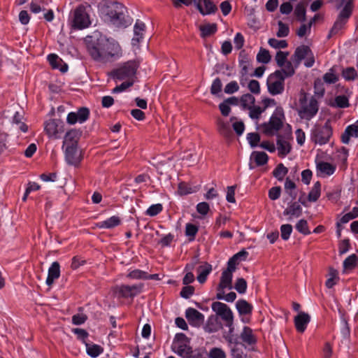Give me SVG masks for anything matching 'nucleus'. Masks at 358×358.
<instances>
[{"mask_svg": "<svg viewBox=\"0 0 358 358\" xmlns=\"http://www.w3.org/2000/svg\"><path fill=\"white\" fill-rule=\"evenodd\" d=\"M86 46L92 59L97 62H111L122 55V50L118 42L101 34L87 36Z\"/></svg>", "mask_w": 358, "mask_h": 358, "instance_id": "nucleus-1", "label": "nucleus"}, {"mask_svg": "<svg viewBox=\"0 0 358 358\" xmlns=\"http://www.w3.org/2000/svg\"><path fill=\"white\" fill-rule=\"evenodd\" d=\"M127 8L121 3L106 0L99 7L100 17L117 27H127L131 24V19L126 15Z\"/></svg>", "mask_w": 358, "mask_h": 358, "instance_id": "nucleus-2", "label": "nucleus"}, {"mask_svg": "<svg viewBox=\"0 0 358 358\" xmlns=\"http://www.w3.org/2000/svg\"><path fill=\"white\" fill-rule=\"evenodd\" d=\"M335 7L340 12L327 36L329 39L337 34L348 22L355 8L354 0H336Z\"/></svg>", "mask_w": 358, "mask_h": 358, "instance_id": "nucleus-3", "label": "nucleus"}, {"mask_svg": "<svg viewBox=\"0 0 358 358\" xmlns=\"http://www.w3.org/2000/svg\"><path fill=\"white\" fill-rule=\"evenodd\" d=\"M284 110L281 106H277L271 116L268 122H264L259 125V128L262 129V132L268 136L275 135L283 127V121L285 120Z\"/></svg>", "mask_w": 358, "mask_h": 358, "instance_id": "nucleus-4", "label": "nucleus"}, {"mask_svg": "<svg viewBox=\"0 0 358 358\" xmlns=\"http://www.w3.org/2000/svg\"><path fill=\"white\" fill-rule=\"evenodd\" d=\"M333 135V129L330 121L327 120L324 124H316L310 131V138L312 142L320 145L328 143Z\"/></svg>", "mask_w": 358, "mask_h": 358, "instance_id": "nucleus-5", "label": "nucleus"}, {"mask_svg": "<svg viewBox=\"0 0 358 358\" xmlns=\"http://www.w3.org/2000/svg\"><path fill=\"white\" fill-rule=\"evenodd\" d=\"M318 110V101L315 96H311L308 102L306 94L301 95L298 114L301 119L310 120L317 113Z\"/></svg>", "mask_w": 358, "mask_h": 358, "instance_id": "nucleus-6", "label": "nucleus"}, {"mask_svg": "<svg viewBox=\"0 0 358 358\" xmlns=\"http://www.w3.org/2000/svg\"><path fill=\"white\" fill-rule=\"evenodd\" d=\"M71 26L73 29L81 30L86 29L91 24L90 15L83 4L78 6L72 12L69 18Z\"/></svg>", "mask_w": 358, "mask_h": 358, "instance_id": "nucleus-7", "label": "nucleus"}, {"mask_svg": "<svg viewBox=\"0 0 358 358\" xmlns=\"http://www.w3.org/2000/svg\"><path fill=\"white\" fill-rule=\"evenodd\" d=\"M138 66L139 64L137 62L129 60L119 68L113 69L110 72V76L113 79L119 80L131 78L136 75Z\"/></svg>", "mask_w": 358, "mask_h": 358, "instance_id": "nucleus-8", "label": "nucleus"}, {"mask_svg": "<svg viewBox=\"0 0 358 358\" xmlns=\"http://www.w3.org/2000/svg\"><path fill=\"white\" fill-rule=\"evenodd\" d=\"M285 80L280 71L271 73L266 80L268 92L273 96L281 94L285 90Z\"/></svg>", "mask_w": 358, "mask_h": 358, "instance_id": "nucleus-9", "label": "nucleus"}, {"mask_svg": "<svg viewBox=\"0 0 358 358\" xmlns=\"http://www.w3.org/2000/svg\"><path fill=\"white\" fill-rule=\"evenodd\" d=\"M144 285L143 283L135 284L133 285H120L113 287L112 290L114 294L118 298H134L142 292Z\"/></svg>", "mask_w": 358, "mask_h": 358, "instance_id": "nucleus-10", "label": "nucleus"}, {"mask_svg": "<svg viewBox=\"0 0 358 358\" xmlns=\"http://www.w3.org/2000/svg\"><path fill=\"white\" fill-rule=\"evenodd\" d=\"M44 131L50 138H60L64 132V123L61 120L50 119L44 122Z\"/></svg>", "mask_w": 358, "mask_h": 358, "instance_id": "nucleus-11", "label": "nucleus"}, {"mask_svg": "<svg viewBox=\"0 0 358 358\" xmlns=\"http://www.w3.org/2000/svg\"><path fill=\"white\" fill-rule=\"evenodd\" d=\"M212 310L220 316L225 322L234 321V315L229 307L222 302H213L211 305Z\"/></svg>", "mask_w": 358, "mask_h": 358, "instance_id": "nucleus-12", "label": "nucleus"}, {"mask_svg": "<svg viewBox=\"0 0 358 358\" xmlns=\"http://www.w3.org/2000/svg\"><path fill=\"white\" fill-rule=\"evenodd\" d=\"M196 8L202 15L214 14L217 7L211 0H193Z\"/></svg>", "mask_w": 358, "mask_h": 358, "instance_id": "nucleus-13", "label": "nucleus"}, {"mask_svg": "<svg viewBox=\"0 0 358 358\" xmlns=\"http://www.w3.org/2000/svg\"><path fill=\"white\" fill-rule=\"evenodd\" d=\"M65 159L69 164L78 166L82 157L78 147H65Z\"/></svg>", "mask_w": 358, "mask_h": 358, "instance_id": "nucleus-14", "label": "nucleus"}, {"mask_svg": "<svg viewBox=\"0 0 358 358\" xmlns=\"http://www.w3.org/2000/svg\"><path fill=\"white\" fill-rule=\"evenodd\" d=\"M83 134L80 129H72L68 131L64 138L63 148L78 147V141Z\"/></svg>", "mask_w": 358, "mask_h": 358, "instance_id": "nucleus-15", "label": "nucleus"}, {"mask_svg": "<svg viewBox=\"0 0 358 358\" xmlns=\"http://www.w3.org/2000/svg\"><path fill=\"white\" fill-rule=\"evenodd\" d=\"M185 317L189 323L194 327H199L204 321V315L193 308L185 310Z\"/></svg>", "mask_w": 358, "mask_h": 358, "instance_id": "nucleus-16", "label": "nucleus"}, {"mask_svg": "<svg viewBox=\"0 0 358 358\" xmlns=\"http://www.w3.org/2000/svg\"><path fill=\"white\" fill-rule=\"evenodd\" d=\"M311 49L308 45H301L297 47L292 57L295 67H298L301 61L311 53Z\"/></svg>", "mask_w": 358, "mask_h": 358, "instance_id": "nucleus-17", "label": "nucleus"}, {"mask_svg": "<svg viewBox=\"0 0 358 358\" xmlns=\"http://www.w3.org/2000/svg\"><path fill=\"white\" fill-rule=\"evenodd\" d=\"M317 176L321 178H325L332 175L336 171V166L326 162H320L317 163Z\"/></svg>", "mask_w": 358, "mask_h": 358, "instance_id": "nucleus-18", "label": "nucleus"}, {"mask_svg": "<svg viewBox=\"0 0 358 358\" xmlns=\"http://www.w3.org/2000/svg\"><path fill=\"white\" fill-rule=\"evenodd\" d=\"M310 321V317L308 313L300 312L294 320L296 331L300 333L304 332Z\"/></svg>", "mask_w": 358, "mask_h": 358, "instance_id": "nucleus-19", "label": "nucleus"}, {"mask_svg": "<svg viewBox=\"0 0 358 358\" xmlns=\"http://www.w3.org/2000/svg\"><path fill=\"white\" fill-rule=\"evenodd\" d=\"M276 145L278 156L280 158L285 157L291 152L292 146L290 143L285 140L281 135L277 136Z\"/></svg>", "mask_w": 358, "mask_h": 358, "instance_id": "nucleus-20", "label": "nucleus"}, {"mask_svg": "<svg viewBox=\"0 0 358 358\" xmlns=\"http://www.w3.org/2000/svg\"><path fill=\"white\" fill-rule=\"evenodd\" d=\"M200 189V185H193L189 182L181 181L178 185L177 193L180 196H185L195 193Z\"/></svg>", "mask_w": 358, "mask_h": 358, "instance_id": "nucleus-21", "label": "nucleus"}, {"mask_svg": "<svg viewBox=\"0 0 358 358\" xmlns=\"http://www.w3.org/2000/svg\"><path fill=\"white\" fill-rule=\"evenodd\" d=\"M59 276L60 265L58 262H54L48 268V277L45 281L47 285L52 286L55 280L58 279Z\"/></svg>", "mask_w": 358, "mask_h": 358, "instance_id": "nucleus-22", "label": "nucleus"}, {"mask_svg": "<svg viewBox=\"0 0 358 358\" xmlns=\"http://www.w3.org/2000/svg\"><path fill=\"white\" fill-rule=\"evenodd\" d=\"M145 31V23L139 20H137L134 27V36L131 40L132 45H136L140 43V41L143 38Z\"/></svg>", "mask_w": 358, "mask_h": 358, "instance_id": "nucleus-23", "label": "nucleus"}, {"mask_svg": "<svg viewBox=\"0 0 358 358\" xmlns=\"http://www.w3.org/2000/svg\"><path fill=\"white\" fill-rule=\"evenodd\" d=\"M351 137H358V120L352 124L346 127L341 135V141L345 144H348Z\"/></svg>", "mask_w": 358, "mask_h": 358, "instance_id": "nucleus-24", "label": "nucleus"}, {"mask_svg": "<svg viewBox=\"0 0 358 358\" xmlns=\"http://www.w3.org/2000/svg\"><path fill=\"white\" fill-rule=\"evenodd\" d=\"M196 271L198 273L197 280L199 283L203 284L206 281L208 275L212 271V265L208 262H203Z\"/></svg>", "mask_w": 358, "mask_h": 358, "instance_id": "nucleus-25", "label": "nucleus"}, {"mask_svg": "<svg viewBox=\"0 0 358 358\" xmlns=\"http://www.w3.org/2000/svg\"><path fill=\"white\" fill-rule=\"evenodd\" d=\"M48 60L52 69H59L62 73L68 70V65L63 62L62 59L55 54H50L48 56Z\"/></svg>", "mask_w": 358, "mask_h": 358, "instance_id": "nucleus-26", "label": "nucleus"}, {"mask_svg": "<svg viewBox=\"0 0 358 358\" xmlns=\"http://www.w3.org/2000/svg\"><path fill=\"white\" fill-rule=\"evenodd\" d=\"M233 273L223 271L220 277V283L217 287L218 291H222L226 288L232 289Z\"/></svg>", "mask_w": 358, "mask_h": 358, "instance_id": "nucleus-27", "label": "nucleus"}, {"mask_svg": "<svg viewBox=\"0 0 358 358\" xmlns=\"http://www.w3.org/2000/svg\"><path fill=\"white\" fill-rule=\"evenodd\" d=\"M121 224V218L118 216H112L106 220L96 223V227L99 229H113Z\"/></svg>", "mask_w": 358, "mask_h": 358, "instance_id": "nucleus-28", "label": "nucleus"}, {"mask_svg": "<svg viewBox=\"0 0 358 358\" xmlns=\"http://www.w3.org/2000/svg\"><path fill=\"white\" fill-rule=\"evenodd\" d=\"M236 308L240 315H250L253 306L245 299H239L236 303Z\"/></svg>", "mask_w": 358, "mask_h": 358, "instance_id": "nucleus-29", "label": "nucleus"}, {"mask_svg": "<svg viewBox=\"0 0 358 358\" xmlns=\"http://www.w3.org/2000/svg\"><path fill=\"white\" fill-rule=\"evenodd\" d=\"M203 328L206 332L214 333L222 328V324L216 316L211 315L208 318Z\"/></svg>", "mask_w": 358, "mask_h": 358, "instance_id": "nucleus-30", "label": "nucleus"}, {"mask_svg": "<svg viewBox=\"0 0 358 358\" xmlns=\"http://www.w3.org/2000/svg\"><path fill=\"white\" fill-rule=\"evenodd\" d=\"M241 338L248 345H253L257 343V339L252 333V330L249 327H244L241 333Z\"/></svg>", "mask_w": 358, "mask_h": 358, "instance_id": "nucleus-31", "label": "nucleus"}, {"mask_svg": "<svg viewBox=\"0 0 358 358\" xmlns=\"http://www.w3.org/2000/svg\"><path fill=\"white\" fill-rule=\"evenodd\" d=\"M250 65V59L245 50L241 51L239 54V66L241 68V76H246L248 73V68Z\"/></svg>", "mask_w": 358, "mask_h": 358, "instance_id": "nucleus-32", "label": "nucleus"}, {"mask_svg": "<svg viewBox=\"0 0 358 358\" xmlns=\"http://www.w3.org/2000/svg\"><path fill=\"white\" fill-rule=\"evenodd\" d=\"M302 213V208L298 202L292 203L284 211V215H292L296 217H299Z\"/></svg>", "mask_w": 358, "mask_h": 358, "instance_id": "nucleus-33", "label": "nucleus"}, {"mask_svg": "<svg viewBox=\"0 0 358 358\" xmlns=\"http://www.w3.org/2000/svg\"><path fill=\"white\" fill-rule=\"evenodd\" d=\"M199 30L201 31V38H205L214 34L217 30V26L215 23H208L204 25H201Z\"/></svg>", "mask_w": 358, "mask_h": 358, "instance_id": "nucleus-34", "label": "nucleus"}, {"mask_svg": "<svg viewBox=\"0 0 358 358\" xmlns=\"http://www.w3.org/2000/svg\"><path fill=\"white\" fill-rule=\"evenodd\" d=\"M174 351L183 358L190 357L193 352L191 346L183 343H179Z\"/></svg>", "mask_w": 358, "mask_h": 358, "instance_id": "nucleus-35", "label": "nucleus"}, {"mask_svg": "<svg viewBox=\"0 0 358 358\" xmlns=\"http://www.w3.org/2000/svg\"><path fill=\"white\" fill-rule=\"evenodd\" d=\"M217 129L219 133L227 139L231 138L233 136L229 124L222 120H219L217 123Z\"/></svg>", "mask_w": 358, "mask_h": 358, "instance_id": "nucleus-36", "label": "nucleus"}, {"mask_svg": "<svg viewBox=\"0 0 358 358\" xmlns=\"http://www.w3.org/2000/svg\"><path fill=\"white\" fill-rule=\"evenodd\" d=\"M321 194V184L317 180L308 194V200L310 202H315Z\"/></svg>", "mask_w": 358, "mask_h": 358, "instance_id": "nucleus-37", "label": "nucleus"}, {"mask_svg": "<svg viewBox=\"0 0 358 358\" xmlns=\"http://www.w3.org/2000/svg\"><path fill=\"white\" fill-rule=\"evenodd\" d=\"M343 266L344 270L354 269L357 266H358V257L355 254L348 256L343 261Z\"/></svg>", "mask_w": 358, "mask_h": 358, "instance_id": "nucleus-38", "label": "nucleus"}, {"mask_svg": "<svg viewBox=\"0 0 358 358\" xmlns=\"http://www.w3.org/2000/svg\"><path fill=\"white\" fill-rule=\"evenodd\" d=\"M341 76L346 81H354L358 78L357 72L352 66L343 69Z\"/></svg>", "mask_w": 358, "mask_h": 358, "instance_id": "nucleus-39", "label": "nucleus"}, {"mask_svg": "<svg viewBox=\"0 0 358 358\" xmlns=\"http://www.w3.org/2000/svg\"><path fill=\"white\" fill-rule=\"evenodd\" d=\"M295 66H293L292 63L290 61L286 62L285 64L281 69L276 70L277 71H280V74L283 76L285 78H290L295 73Z\"/></svg>", "mask_w": 358, "mask_h": 358, "instance_id": "nucleus-40", "label": "nucleus"}, {"mask_svg": "<svg viewBox=\"0 0 358 358\" xmlns=\"http://www.w3.org/2000/svg\"><path fill=\"white\" fill-rule=\"evenodd\" d=\"M87 353L91 357H96L103 351L101 346L96 344H88L85 343Z\"/></svg>", "mask_w": 358, "mask_h": 358, "instance_id": "nucleus-41", "label": "nucleus"}, {"mask_svg": "<svg viewBox=\"0 0 358 358\" xmlns=\"http://www.w3.org/2000/svg\"><path fill=\"white\" fill-rule=\"evenodd\" d=\"M306 10L303 3H299L294 9V15L299 22H304L306 20Z\"/></svg>", "mask_w": 358, "mask_h": 358, "instance_id": "nucleus-42", "label": "nucleus"}, {"mask_svg": "<svg viewBox=\"0 0 358 358\" xmlns=\"http://www.w3.org/2000/svg\"><path fill=\"white\" fill-rule=\"evenodd\" d=\"M240 102L244 109H248L250 106L255 105V98L251 94L247 93L241 96Z\"/></svg>", "mask_w": 358, "mask_h": 358, "instance_id": "nucleus-43", "label": "nucleus"}, {"mask_svg": "<svg viewBox=\"0 0 358 358\" xmlns=\"http://www.w3.org/2000/svg\"><path fill=\"white\" fill-rule=\"evenodd\" d=\"M252 156L257 166H263L267 163L268 157L264 152H253Z\"/></svg>", "mask_w": 358, "mask_h": 358, "instance_id": "nucleus-44", "label": "nucleus"}, {"mask_svg": "<svg viewBox=\"0 0 358 358\" xmlns=\"http://www.w3.org/2000/svg\"><path fill=\"white\" fill-rule=\"evenodd\" d=\"M289 170L287 167H285L283 164L280 163L277 165V166L273 171V176L276 179H283L284 177L287 175Z\"/></svg>", "mask_w": 358, "mask_h": 358, "instance_id": "nucleus-45", "label": "nucleus"}, {"mask_svg": "<svg viewBox=\"0 0 358 358\" xmlns=\"http://www.w3.org/2000/svg\"><path fill=\"white\" fill-rule=\"evenodd\" d=\"M271 57L269 51L266 49L261 48L257 55V62L262 64H268L271 61Z\"/></svg>", "mask_w": 358, "mask_h": 358, "instance_id": "nucleus-46", "label": "nucleus"}, {"mask_svg": "<svg viewBox=\"0 0 358 358\" xmlns=\"http://www.w3.org/2000/svg\"><path fill=\"white\" fill-rule=\"evenodd\" d=\"M295 228L299 233L303 235H308L311 233L308 227V222L304 219L299 220L295 225Z\"/></svg>", "mask_w": 358, "mask_h": 358, "instance_id": "nucleus-47", "label": "nucleus"}, {"mask_svg": "<svg viewBox=\"0 0 358 358\" xmlns=\"http://www.w3.org/2000/svg\"><path fill=\"white\" fill-rule=\"evenodd\" d=\"M314 90L315 95L317 97H322L325 92V88L324 85V82L320 79L317 78L314 81Z\"/></svg>", "mask_w": 358, "mask_h": 358, "instance_id": "nucleus-48", "label": "nucleus"}, {"mask_svg": "<svg viewBox=\"0 0 358 358\" xmlns=\"http://www.w3.org/2000/svg\"><path fill=\"white\" fill-rule=\"evenodd\" d=\"M338 80V76L334 73V68H331L323 76V82L327 84H334Z\"/></svg>", "mask_w": 358, "mask_h": 358, "instance_id": "nucleus-49", "label": "nucleus"}, {"mask_svg": "<svg viewBox=\"0 0 358 358\" xmlns=\"http://www.w3.org/2000/svg\"><path fill=\"white\" fill-rule=\"evenodd\" d=\"M285 190L292 199H295L296 197V185L293 180H285Z\"/></svg>", "mask_w": 358, "mask_h": 358, "instance_id": "nucleus-50", "label": "nucleus"}, {"mask_svg": "<svg viewBox=\"0 0 358 358\" xmlns=\"http://www.w3.org/2000/svg\"><path fill=\"white\" fill-rule=\"evenodd\" d=\"M289 55L288 52H282L279 50L275 55V62L278 67L282 68L287 62V56Z\"/></svg>", "mask_w": 358, "mask_h": 358, "instance_id": "nucleus-51", "label": "nucleus"}, {"mask_svg": "<svg viewBox=\"0 0 358 358\" xmlns=\"http://www.w3.org/2000/svg\"><path fill=\"white\" fill-rule=\"evenodd\" d=\"M234 287L239 294H243L246 292L248 284L244 278H238L236 279Z\"/></svg>", "mask_w": 358, "mask_h": 358, "instance_id": "nucleus-52", "label": "nucleus"}, {"mask_svg": "<svg viewBox=\"0 0 358 358\" xmlns=\"http://www.w3.org/2000/svg\"><path fill=\"white\" fill-rule=\"evenodd\" d=\"M230 355L231 358H246L247 354L238 346L234 345L230 348Z\"/></svg>", "mask_w": 358, "mask_h": 358, "instance_id": "nucleus-53", "label": "nucleus"}, {"mask_svg": "<svg viewBox=\"0 0 358 358\" xmlns=\"http://www.w3.org/2000/svg\"><path fill=\"white\" fill-rule=\"evenodd\" d=\"M278 30L276 36L279 38L286 37L289 34V28L287 24L283 23L282 21L278 22Z\"/></svg>", "mask_w": 358, "mask_h": 358, "instance_id": "nucleus-54", "label": "nucleus"}, {"mask_svg": "<svg viewBox=\"0 0 358 358\" xmlns=\"http://www.w3.org/2000/svg\"><path fill=\"white\" fill-rule=\"evenodd\" d=\"M76 114L78 118V122L83 123L87 121L90 117V110L87 107H81L78 110Z\"/></svg>", "mask_w": 358, "mask_h": 358, "instance_id": "nucleus-55", "label": "nucleus"}, {"mask_svg": "<svg viewBox=\"0 0 358 358\" xmlns=\"http://www.w3.org/2000/svg\"><path fill=\"white\" fill-rule=\"evenodd\" d=\"M248 109L250 110L249 116L252 120L259 119L261 114L264 112L262 107L255 105L250 106Z\"/></svg>", "mask_w": 358, "mask_h": 358, "instance_id": "nucleus-56", "label": "nucleus"}, {"mask_svg": "<svg viewBox=\"0 0 358 358\" xmlns=\"http://www.w3.org/2000/svg\"><path fill=\"white\" fill-rule=\"evenodd\" d=\"M216 298L219 300L224 299L227 302H233L236 299V294L234 292H231L227 295H224V290L218 291L216 294Z\"/></svg>", "mask_w": 358, "mask_h": 358, "instance_id": "nucleus-57", "label": "nucleus"}, {"mask_svg": "<svg viewBox=\"0 0 358 358\" xmlns=\"http://www.w3.org/2000/svg\"><path fill=\"white\" fill-rule=\"evenodd\" d=\"M335 106L341 108H345L349 106V100L348 98L345 95H339L336 96L335 99Z\"/></svg>", "mask_w": 358, "mask_h": 358, "instance_id": "nucleus-58", "label": "nucleus"}, {"mask_svg": "<svg viewBox=\"0 0 358 358\" xmlns=\"http://www.w3.org/2000/svg\"><path fill=\"white\" fill-rule=\"evenodd\" d=\"M292 232V226L289 224H282L280 227V235L282 239L287 241L289 238Z\"/></svg>", "mask_w": 358, "mask_h": 358, "instance_id": "nucleus-59", "label": "nucleus"}, {"mask_svg": "<svg viewBox=\"0 0 358 358\" xmlns=\"http://www.w3.org/2000/svg\"><path fill=\"white\" fill-rule=\"evenodd\" d=\"M268 43L270 46L275 49L286 48L288 45V43L285 40H278L274 38H269Z\"/></svg>", "mask_w": 358, "mask_h": 358, "instance_id": "nucleus-60", "label": "nucleus"}, {"mask_svg": "<svg viewBox=\"0 0 358 358\" xmlns=\"http://www.w3.org/2000/svg\"><path fill=\"white\" fill-rule=\"evenodd\" d=\"M163 210V206L161 203L151 205L146 210V215L154 217L159 214Z\"/></svg>", "mask_w": 358, "mask_h": 358, "instance_id": "nucleus-61", "label": "nucleus"}, {"mask_svg": "<svg viewBox=\"0 0 358 358\" xmlns=\"http://www.w3.org/2000/svg\"><path fill=\"white\" fill-rule=\"evenodd\" d=\"M127 277L131 279H136V280H145L146 278V272L140 269H135L130 271Z\"/></svg>", "mask_w": 358, "mask_h": 358, "instance_id": "nucleus-62", "label": "nucleus"}, {"mask_svg": "<svg viewBox=\"0 0 358 358\" xmlns=\"http://www.w3.org/2000/svg\"><path fill=\"white\" fill-rule=\"evenodd\" d=\"M210 358H227L226 352L220 348H213L209 352Z\"/></svg>", "mask_w": 358, "mask_h": 358, "instance_id": "nucleus-63", "label": "nucleus"}, {"mask_svg": "<svg viewBox=\"0 0 358 358\" xmlns=\"http://www.w3.org/2000/svg\"><path fill=\"white\" fill-rule=\"evenodd\" d=\"M358 217V207H354L352 211L345 214L341 217V222L348 223L351 220Z\"/></svg>", "mask_w": 358, "mask_h": 358, "instance_id": "nucleus-64", "label": "nucleus"}]
</instances>
